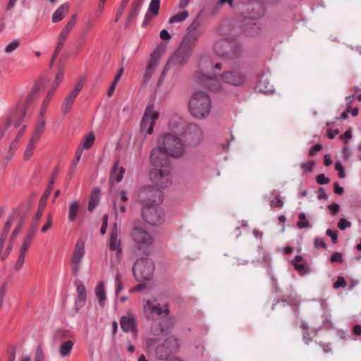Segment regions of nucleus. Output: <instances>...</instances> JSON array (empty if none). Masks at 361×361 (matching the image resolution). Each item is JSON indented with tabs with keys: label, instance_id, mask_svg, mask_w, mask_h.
Here are the masks:
<instances>
[{
	"label": "nucleus",
	"instance_id": "nucleus-62",
	"mask_svg": "<svg viewBox=\"0 0 361 361\" xmlns=\"http://www.w3.org/2000/svg\"><path fill=\"white\" fill-rule=\"evenodd\" d=\"M347 286V282L345 281L344 277L338 276L337 278L336 281L334 283L333 287L334 288H345Z\"/></svg>",
	"mask_w": 361,
	"mask_h": 361
},
{
	"label": "nucleus",
	"instance_id": "nucleus-13",
	"mask_svg": "<svg viewBox=\"0 0 361 361\" xmlns=\"http://www.w3.org/2000/svg\"><path fill=\"white\" fill-rule=\"evenodd\" d=\"M201 26V19L197 16L188 27L186 34L181 41L195 47L198 38L204 34V30Z\"/></svg>",
	"mask_w": 361,
	"mask_h": 361
},
{
	"label": "nucleus",
	"instance_id": "nucleus-27",
	"mask_svg": "<svg viewBox=\"0 0 361 361\" xmlns=\"http://www.w3.org/2000/svg\"><path fill=\"white\" fill-rule=\"evenodd\" d=\"M166 46L164 44L157 45L150 54L149 63L157 66V61L161 55L165 52Z\"/></svg>",
	"mask_w": 361,
	"mask_h": 361
},
{
	"label": "nucleus",
	"instance_id": "nucleus-54",
	"mask_svg": "<svg viewBox=\"0 0 361 361\" xmlns=\"http://www.w3.org/2000/svg\"><path fill=\"white\" fill-rule=\"evenodd\" d=\"M37 229H38V224H36V223H31V226H30V228L28 229V231L25 236L33 240L35 238V235L37 231Z\"/></svg>",
	"mask_w": 361,
	"mask_h": 361
},
{
	"label": "nucleus",
	"instance_id": "nucleus-8",
	"mask_svg": "<svg viewBox=\"0 0 361 361\" xmlns=\"http://www.w3.org/2000/svg\"><path fill=\"white\" fill-rule=\"evenodd\" d=\"M154 264L149 258L138 259L133 267V274L137 281L144 282L150 280L154 274Z\"/></svg>",
	"mask_w": 361,
	"mask_h": 361
},
{
	"label": "nucleus",
	"instance_id": "nucleus-29",
	"mask_svg": "<svg viewBox=\"0 0 361 361\" xmlns=\"http://www.w3.org/2000/svg\"><path fill=\"white\" fill-rule=\"evenodd\" d=\"M58 174H59V168H56L51 174V178L49 183V185L47 186V189L44 192L42 196L41 197V201H44V202L47 201V197L49 196V195L51 192L53 185L54 184L55 178L58 176Z\"/></svg>",
	"mask_w": 361,
	"mask_h": 361
},
{
	"label": "nucleus",
	"instance_id": "nucleus-58",
	"mask_svg": "<svg viewBox=\"0 0 361 361\" xmlns=\"http://www.w3.org/2000/svg\"><path fill=\"white\" fill-rule=\"evenodd\" d=\"M330 260L333 263L341 264L343 262V254L341 252H334L330 258Z\"/></svg>",
	"mask_w": 361,
	"mask_h": 361
},
{
	"label": "nucleus",
	"instance_id": "nucleus-63",
	"mask_svg": "<svg viewBox=\"0 0 361 361\" xmlns=\"http://www.w3.org/2000/svg\"><path fill=\"white\" fill-rule=\"evenodd\" d=\"M35 361H45L44 354L41 346L37 348L35 356Z\"/></svg>",
	"mask_w": 361,
	"mask_h": 361
},
{
	"label": "nucleus",
	"instance_id": "nucleus-37",
	"mask_svg": "<svg viewBox=\"0 0 361 361\" xmlns=\"http://www.w3.org/2000/svg\"><path fill=\"white\" fill-rule=\"evenodd\" d=\"M189 16V13L188 11H183L178 12V13L172 16L169 20V23L172 24L175 23H181L184 21Z\"/></svg>",
	"mask_w": 361,
	"mask_h": 361
},
{
	"label": "nucleus",
	"instance_id": "nucleus-47",
	"mask_svg": "<svg viewBox=\"0 0 361 361\" xmlns=\"http://www.w3.org/2000/svg\"><path fill=\"white\" fill-rule=\"evenodd\" d=\"M294 267L301 274L310 273V270L305 263H294Z\"/></svg>",
	"mask_w": 361,
	"mask_h": 361
},
{
	"label": "nucleus",
	"instance_id": "nucleus-64",
	"mask_svg": "<svg viewBox=\"0 0 361 361\" xmlns=\"http://www.w3.org/2000/svg\"><path fill=\"white\" fill-rule=\"evenodd\" d=\"M317 183L319 185H326L329 183V178L326 177L324 173L319 174L316 178Z\"/></svg>",
	"mask_w": 361,
	"mask_h": 361
},
{
	"label": "nucleus",
	"instance_id": "nucleus-7",
	"mask_svg": "<svg viewBox=\"0 0 361 361\" xmlns=\"http://www.w3.org/2000/svg\"><path fill=\"white\" fill-rule=\"evenodd\" d=\"M154 186H147L142 188L138 192V201L143 207H151L160 204L164 198L163 192L153 182Z\"/></svg>",
	"mask_w": 361,
	"mask_h": 361
},
{
	"label": "nucleus",
	"instance_id": "nucleus-51",
	"mask_svg": "<svg viewBox=\"0 0 361 361\" xmlns=\"http://www.w3.org/2000/svg\"><path fill=\"white\" fill-rule=\"evenodd\" d=\"M130 0H122V2L118 8L116 16L115 18V21L117 22L118 19L120 18L121 16L123 13L126 6L128 5Z\"/></svg>",
	"mask_w": 361,
	"mask_h": 361
},
{
	"label": "nucleus",
	"instance_id": "nucleus-6",
	"mask_svg": "<svg viewBox=\"0 0 361 361\" xmlns=\"http://www.w3.org/2000/svg\"><path fill=\"white\" fill-rule=\"evenodd\" d=\"M131 238L136 248L145 255H149L154 240L142 226L135 225L131 232Z\"/></svg>",
	"mask_w": 361,
	"mask_h": 361
},
{
	"label": "nucleus",
	"instance_id": "nucleus-9",
	"mask_svg": "<svg viewBox=\"0 0 361 361\" xmlns=\"http://www.w3.org/2000/svg\"><path fill=\"white\" fill-rule=\"evenodd\" d=\"M143 312L147 320L154 321L157 319H160L162 316L164 318L169 317L170 309L168 304L161 306L155 300H147L144 301Z\"/></svg>",
	"mask_w": 361,
	"mask_h": 361
},
{
	"label": "nucleus",
	"instance_id": "nucleus-3",
	"mask_svg": "<svg viewBox=\"0 0 361 361\" xmlns=\"http://www.w3.org/2000/svg\"><path fill=\"white\" fill-rule=\"evenodd\" d=\"M43 85L44 82L42 80L40 79L37 80L27 95L25 105L18 106L11 111L5 126L0 128V140L4 136L6 131L10 126L13 125V128H16L20 126L27 112L25 106L29 105L38 97L39 92Z\"/></svg>",
	"mask_w": 361,
	"mask_h": 361
},
{
	"label": "nucleus",
	"instance_id": "nucleus-16",
	"mask_svg": "<svg viewBox=\"0 0 361 361\" xmlns=\"http://www.w3.org/2000/svg\"><path fill=\"white\" fill-rule=\"evenodd\" d=\"M120 228L116 223H114L111 228L108 247L109 250L116 252V257L119 262L122 255L121 240L119 237Z\"/></svg>",
	"mask_w": 361,
	"mask_h": 361
},
{
	"label": "nucleus",
	"instance_id": "nucleus-17",
	"mask_svg": "<svg viewBox=\"0 0 361 361\" xmlns=\"http://www.w3.org/2000/svg\"><path fill=\"white\" fill-rule=\"evenodd\" d=\"M221 80L234 86H240L247 81V75L241 71H225L221 75Z\"/></svg>",
	"mask_w": 361,
	"mask_h": 361
},
{
	"label": "nucleus",
	"instance_id": "nucleus-32",
	"mask_svg": "<svg viewBox=\"0 0 361 361\" xmlns=\"http://www.w3.org/2000/svg\"><path fill=\"white\" fill-rule=\"evenodd\" d=\"M87 293L86 288L83 284H80L77 287V300L75 301L76 305L80 307L85 304L86 300Z\"/></svg>",
	"mask_w": 361,
	"mask_h": 361
},
{
	"label": "nucleus",
	"instance_id": "nucleus-23",
	"mask_svg": "<svg viewBox=\"0 0 361 361\" xmlns=\"http://www.w3.org/2000/svg\"><path fill=\"white\" fill-rule=\"evenodd\" d=\"M248 11L250 16L248 18L254 20L264 16L265 13V7L262 2L256 1L250 5V8H248Z\"/></svg>",
	"mask_w": 361,
	"mask_h": 361
},
{
	"label": "nucleus",
	"instance_id": "nucleus-49",
	"mask_svg": "<svg viewBox=\"0 0 361 361\" xmlns=\"http://www.w3.org/2000/svg\"><path fill=\"white\" fill-rule=\"evenodd\" d=\"M114 207L115 209V213L117 215L118 212H120L121 214H124L126 212V205L124 202L121 204H118V200L116 199L114 201Z\"/></svg>",
	"mask_w": 361,
	"mask_h": 361
},
{
	"label": "nucleus",
	"instance_id": "nucleus-56",
	"mask_svg": "<svg viewBox=\"0 0 361 361\" xmlns=\"http://www.w3.org/2000/svg\"><path fill=\"white\" fill-rule=\"evenodd\" d=\"M32 240H33L32 239L25 236L23 240V243L21 245L20 252L26 253L27 251V249H28L29 246L31 245Z\"/></svg>",
	"mask_w": 361,
	"mask_h": 361
},
{
	"label": "nucleus",
	"instance_id": "nucleus-50",
	"mask_svg": "<svg viewBox=\"0 0 361 361\" xmlns=\"http://www.w3.org/2000/svg\"><path fill=\"white\" fill-rule=\"evenodd\" d=\"M65 43V41L63 40H61L60 39H58V42H57V44H56V47L54 51V53H53V55H52V59L51 61H54L58 55L59 54L60 51H61L63 47V44Z\"/></svg>",
	"mask_w": 361,
	"mask_h": 361
},
{
	"label": "nucleus",
	"instance_id": "nucleus-59",
	"mask_svg": "<svg viewBox=\"0 0 361 361\" xmlns=\"http://www.w3.org/2000/svg\"><path fill=\"white\" fill-rule=\"evenodd\" d=\"M326 234L331 238V241L334 244L338 243V231L336 230L329 228L326 230Z\"/></svg>",
	"mask_w": 361,
	"mask_h": 361
},
{
	"label": "nucleus",
	"instance_id": "nucleus-45",
	"mask_svg": "<svg viewBox=\"0 0 361 361\" xmlns=\"http://www.w3.org/2000/svg\"><path fill=\"white\" fill-rule=\"evenodd\" d=\"M14 220V216L13 215H9L7 218V220L5 223L4 230L1 233V234H4V236H8V233L10 231L11 227L13 224Z\"/></svg>",
	"mask_w": 361,
	"mask_h": 361
},
{
	"label": "nucleus",
	"instance_id": "nucleus-39",
	"mask_svg": "<svg viewBox=\"0 0 361 361\" xmlns=\"http://www.w3.org/2000/svg\"><path fill=\"white\" fill-rule=\"evenodd\" d=\"M200 66L204 67L207 65L211 66L212 68H214L216 69L220 70L221 68V64L220 63H216L214 65L213 64V62L208 56H203L200 59Z\"/></svg>",
	"mask_w": 361,
	"mask_h": 361
},
{
	"label": "nucleus",
	"instance_id": "nucleus-19",
	"mask_svg": "<svg viewBox=\"0 0 361 361\" xmlns=\"http://www.w3.org/2000/svg\"><path fill=\"white\" fill-rule=\"evenodd\" d=\"M242 32L247 37H256L261 32V26L259 22L252 18H244L241 23Z\"/></svg>",
	"mask_w": 361,
	"mask_h": 361
},
{
	"label": "nucleus",
	"instance_id": "nucleus-15",
	"mask_svg": "<svg viewBox=\"0 0 361 361\" xmlns=\"http://www.w3.org/2000/svg\"><path fill=\"white\" fill-rule=\"evenodd\" d=\"M174 326V317H166L159 322H153L149 328V333L154 336L167 335Z\"/></svg>",
	"mask_w": 361,
	"mask_h": 361
},
{
	"label": "nucleus",
	"instance_id": "nucleus-41",
	"mask_svg": "<svg viewBox=\"0 0 361 361\" xmlns=\"http://www.w3.org/2000/svg\"><path fill=\"white\" fill-rule=\"evenodd\" d=\"M44 208H45V202L40 200V202L38 206L37 212L35 217L32 219V223H36V224H38V222H39V219H41V217L43 214V212L44 211Z\"/></svg>",
	"mask_w": 361,
	"mask_h": 361
},
{
	"label": "nucleus",
	"instance_id": "nucleus-55",
	"mask_svg": "<svg viewBox=\"0 0 361 361\" xmlns=\"http://www.w3.org/2000/svg\"><path fill=\"white\" fill-rule=\"evenodd\" d=\"M116 294V295L123 290V284L121 274H117L115 277Z\"/></svg>",
	"mask_w": 361,
	"mask_h": 361
},
{
	"label": "nucleus",
	"instance_id": "nucleus-1",
	"mask_svg": "<svg viewBox=\"0 0 361 361\" xmlns=\"http://www.w3.org/2000/svg\"><path fill=\"white\" fill-rule=\"evenodd\" d=\"M184 145L182 140L172 134H166L161 146L153 149L150 154L152 166L149 171V179L157 186L168 188L172 183L170 162L167 155L180 157L183 154Z\"/></svg>",
	"mask_w": 361,
	"mask_h": 361
},
{
	"label": "nucleus",
	"instance_id": "nucleus-30",
	"mask_svg": "<svg viewBox=\"0 0 361 361\" xmlns=\"http://www.w3.org/2000/svg\"><path fill=\"white\" fill-rule=\"evenodd\" d=\"M95 295L99 300V304L101 306H104V302L105 301L106 292L104 288V283L99 281L95 288Z\"/></svg>",
	"mask_w": 361,
	"mask_h": 361
},
{
	"label": "nucleus",
	"instance_id": "nucleus-36",
	"mask_svg": "<svg viewBox=\"0 0 361 361\" xmlns=\"http://www.w3.org/2000/svg\"><path fill=\"white\" fill-rule=\"evenodd\" d=\"M95 140L94 134L93 132H90L83 140L81 144L78 146V148L84 149H89L92 147Z\"/></svg>",
	"mask_w": 361,
	"mask_h": 361
},
{
	"label": "nucleus",
	"instance_id": "nucleus-48",
	"mask_svg": "<svg viewBox=\"0 0 361 361\" xmlns=\"http://www.w3.org/2000/svg\"><path fill=\"white\" fill-rule=\"evenodd\" d=\"M19 46L20 41L18 39H14L5 47L4 51L6 53H11L18 48Z\"/></svg>",
	"mask_w": 361,
	"mask_h": 361
},
{
	"label": "nucleus",
	"instance_id": "nucleus-40",
	"mask_svg": "<svg viewBox=\"0 0 361 361\" xmlns=\"http://www.w3.org/2000/svg\"><path fill=\"white\" fill-rule=\"evenodd\" d=\"M37 142V140H32V138L30 139V141L28 143V145L25 149V151L24 152V159L27 160L32 157L34 149H35V144Z\"/></svg>",
	"mask_w": 361,
	"mask_h": 361
},
{
	"label": "nucleus",
	"instance_id": "nucleus-26",
	"mask_svg": "<svg viewBox=\"0 0 361 361\" xmlns=\"http://www.w3.org/2000/svg\"><path fill=\"white\" fill-rule=\"evenodd\" d=\"M100 193V190L98 188H94L92 190L88 204V210L90 212H92L99 204Z\"/></svg>",
	"mask_w": 361,
	"mask_h": 361
},
{
	"label": "nucleus",
	"instance_id": "nucleus-5",
	"mask_svg": "<svg viewBox=\"0 0 361 361\" xmlns=\"http://www.w3.org/2000/svg\"><path fill=\"white\" fill-rule=\"evenodd\" d=\"M214 51L218 56L232 60L241 56L242 47L235 41L220 39L215 42Z\"/></svg>",
	"mask_w": 361,
	"mask_h": 361
},
{
	"label": "nucleus",
	"instance_id": "nucleus-10",
	"mask_svg": "<svg viewBox=\"0 0 361 361\" xmlns=\"http://www.w3.org/2000/svg\"><path fill=\"white\" fill-rule=\"evenodd\" d=\"M181 136L187 146L195 147L202 142L203 132L198 125L192 123L184 128Z\"/></svg>",
	"mask_w": 361,
	"mask_h": 361
},
{
	"label": "nucleus",
	"instance_id": "nucleus-42",
	"mask_svg": "<svg viewBox=\"0 0 361 361\" xmlns=\"http://www.w3.org/2000/svg\"><path fill=\"white\" fill-rule=\"evenodd\" d=\"M160 6V0H152L149 8L148 12L151 13L153 16H157L159 13Z\"/></svg>",
	"mask_w": 361,
	"mask_h": 361
},
{
	"label": "nucleus",
	"instance_id": "nucleus-21",
	"mask_svg": "<svg viewBox=\"0 0 361 361\" xmlns=\"http://www.w3.org/2000/svg\"><path fill=\"white\" fill-rule=\"evenodd\" d=\"M279 302H283V306L286 307L287 305H290L291 309L295 314V317L299 316V306L301 302V298L298 295H289L286 298H282L281 300H277L276 303H274L272 306V310H274L275 305Z\"/></svg>",
	"mask_w": 361,
	"mask_h": 361
},
{
	"label": "nucleus",
	"instance_id": "nucleus-28",
	"mask_svg": "<svg viewBox=\"0 0 361 361\" xmlns=\"http://www.w3.org/2000/svg\"><path fill=\"white\" fill-rule=\"evenodd\" d=\"M202 85L211 91H217L221 88V85L219 80L210 76H205L202 81Z\"/></svg>",
	"mask_w": 361,
	"mask_h": 361
},
{
	"label": "nucleus",
	"instance_id": "nucleus-44",
	"mask_svg": "<svg viewBox=\"0 0 361 361\" xmlns=\"http://www.w3.org/2000/svg\"><path fill=\"white\" fill-rule=\"evenodd\" d=\"M156 66H154L152 63H148L143 78L145 82H147L149 80Z\"/></svg>",
	"mask_w": 361,
	"mask_h": 361
},
{
	"label": "nucleus",
	"instance_id": "nucleus-46",
	"mask_svg": "<svg viewBox=\"0 0 361 361\" xmlns=\"http://www.w3.org/2000/svg\"><path fill=\"white\" fill-rule=\"evenodd\" d=\"M283 201L280 195H276L274 200L270 201L269 204L272 208H281L283 206Z\"/></svg>",
	"mask_w": 361,
	"mask_h": 361
},
{
	"label": "nucleus",
	"instance_id": "nucleus-12",
	"mask_svg": "<svg viewBox=\"0 0 361 361\" xmlns=\"http://www.w3.org/2000/svg\"><path fill=\"white\" fill-rule=\"evenodd\" d=\"M159 113L154 111L153 104H149L145 111L141 121V130L146 135H150L153 133L155 121L158 119Z\"/></svg>",
	"mask_w": 361,
	"mask_h": 361
},
{
	"label": "nucleus",
	"instance_id": "nucleus-24",
	"mask_svg": "<svg viewBox=\"0 0 361 361\" xmlns=\"http://www.w3.org/2000/svg\"><path fill=\"white\" fill-rule=\"evenodd\" d=\"M85 255V243L82 240H78L75 244L71 264H80Z\"/></svg>",
	"mask_w": 361,
	"mask_h": 361
},
{
	"label": "nucleus",
	"instance_id": "nucleus-22",
	"mask_svg": "<svg viewBox=\"0 0 361 361\" xmlns=\"http://www.w3.org/2000/svg\"><path fill=\"white\" fill-rule=\"evenodd\" d=\"M119 160H116L114 162L111 169L109 176V184L113 185L114 183H119L122 180L126 169L123 166L118 167Z\"/></svg>",
	"mask_w": 361,
	"mask_h": 361
},
{
	"label": "nucleus",
	"instance_id": "nucleus-14",
	"mask_svg": "<svg viewBox=\"0 0 361 361\" xmlns=\"http://www.w3.org/2000/svg\"><path fill=\"white\" fill-rule=\"evenodd\" d=\"M195 47L184 42H180L178 48L169 59V64L183 66L186 63Z\"/></svg>",
	"mask_w": 361,
	"mask_h": 361
},
{
	"label": "nucleus",
	"instance_id": "nucleus-4",
	"mask_svg": "<svg viewBox=\"0 0 361 361\" xmlns=\"http://www.w3.org/2000/svg\"><path fill=\"white\" fill-rule=\"evenodd\" d=\"M188 107L190 114L194 118L198 119L204 118L211 111L210 97L205 92H196L192 96Z\"/></svg>",
	"mask_w": 361,
	"mask_h": 361
},
{
	"label": "nucleus",
	"instance_id": "nucleus-18",
	"mask_svg": "<svg viewBox=\"0 0 361 361\" xmlns=\"http://www.w3.org/2000/svg\"><path fill=\"white\" fill-rule=\"evenodd\" d=\"M120 326L123 332L132 333L133 336H137L138 332L137 319L132 312H128L126 315L121 317Z\"/></svg>",
	"mask_w": 361,
	"mask_h": 361
},
{
	"label": "nucleus",
	"instance_id": "nucleus-57",
	"mask_svg": "<svg viewBox=\"0 0 361 361\" xmlns=\"http://www.w3.org/2000/svg\"><path fill=\"white\" fill-rule=\"evenodd\" d=\"M82 152L83 151H82V148H78V149H77V150L75 152V158L73 161V166H72V169H71L72 171H73L75 170V168L76 167L78 163L80 160L82 154Z\"/></svg>",
	"mask_w": 361,
	"mask_h": 361
},
{
	"label": "nucleus",
	"instance_id": "nucleus-35",
	"mask_svg": "<svg viewBox=\"0 0 361 361\" xmlns=\"http://www.w3.org/2000/svg\"><path fill=\"white\" fill-rule=\"evenodd\" d=\"M80 209V204L77 201L73 202L68 208V221L73 222L76 219Z\"/></svg>",
	"mask_w": 361,
	"mask_h": 361
},
{
	"label": "nucleus",
	"instance_id": "nucleus-60",
	"mask_svg": "<svg viewBox=\"0 0 361 361\" xmlns=\"http://www.w3.org/2000/svg\"><path fill=\"white\" fill-rule=\"evenodd\" d=\"M350 226H351V223L345 218L341 219L338 223V227L341 231H343V230L346 229L347 228H350Z\"/></svg>",
	"mask_w": 361,
	"mask_h": 361
},
{
	"label": "nucleus",
	"instance_id": "nucleus-43",
	"mask_svg": "<svg viewBox=\"0 0 361 361\" xmlns=\"http://www.w3.org/2000/svg\"><path fill=\"white\" fill-rule=\"evenodd\" d=\"M310 223L306 219L305 214L300 213L298 215V221L297 222V226L299 228H305L309 227Z\"/></svg>",
	"mask_w": 361,
	"mask_h": 361
},
{
	"label": "nucleus",
	"instance_id": "nucleus-2",
	"mask_svg": "<svg viewBox=\"0 0 361 361\" xmlns=\"http://www.w3.org/2000/svg\"><path fill=\"white\" fill-rule=\"evenodd\" d=\"M146 348L149 353H154L160 360H167L171 355L176 354L180 348V341L174 336H170L162 343L159 339L149 338L145 341Z\"/></svg>",
	"mask_w": 361,
	"mask_h": 361
},
{
	"label": "nucleus",
	"instance_id": "nucleus-25",
	"mask_svg": "<svg viewBox=\"0 0 361 361\" xmlns=\"http://www.w3.org/2000/svg\"><path fill=\"white\" fill-rule=\"evenodd\" d=\"M70 8V5L68 2L63 3L62 5H61L60 7H59L56 11L52 15V22L53 23H58L63 20V18L66 16V15L68 13Z\"/></svg>",
	"mask_w": 361,
	"mask_h": 361
},
{
	"label": "nucleus",
	"instance_id": "nucleus-11",
	"mask_svg": "<svg viewBox=\"0 0 361 361\" xmlns=\"http://www.w3.org/2000/svg\"><path fill=\"white\" fill-rule=\"evenodd\" d=\"M143 219L149 224L157 226L164 221L165 214L163 209L159 205L143 207L142 211Z\"/></svg>",
	"mask_w": 361,
	"mask_h": 361
},
{
	"label": "nucleus",
	"instance_id": "nucleus-34",
	"mask_svg": "<svg viewBox=\"0 0 361 361\" xmlns=\"http://www.w3.org/2000/svg\"><path fill=\"white\" fill-rule=\"evenodd\" d=\"M74 342L73 341H66L62 342L59 346V354L61 357H66L71 354L73 348Z\"/></svg>",
	"mask_w": 361,
	"mask_h": 361
},
{
	"label": "nucleus",
	"instance_id": "nucleus-61",
	"mask_svg": "<svg viewBox=\"0 0 361 361\" xmlns=\"http://www.w3.org/2000/svg\"><path fill=\"white\" fill-rule=\"evenodd\" d=\"M73 104L66 99H64L62 106H61V111L64 114H67L72 109Z\"/></svg>",
	"mask_w": 361,
	"mask_h": 361
},
{
	"label": "nucleus",
	"instance_id": "nucleus-20",
	"mask_svg": "<svg viewBox=\"0 0 361 361\" xmlns=\"http://www.w3.org/2000/svg\"><path fill=\"white\" fill-rule=\"evenodd\" d=\"M63 72L59 71L56 75L55 80H54L50 90L47 92V94L43 101V103H42V105L41 107V111H40L41 117H42L45 114L47 107L49 105V103L55 90H56V88L58 87L59 84L63 80Z\"/></svg>",
	"mask_w": 361,
	"mask_h": 361
},
{
	"label": "nucleus",
	"instance_id": "nucleus-53",
	"mask_svg": "<svg viewBox=\"0 0 361 361\" xmlns=\"http://www.w3.org/2000/svg\"><path fill=\"white\" fill-rule=\"evenodd\" d=\"M315 162L313 160H310L305 163L301 164V168L306 173L312 172L313 171Z\"/></svg>",
	"mask_w": 361,
	"mask_h": 361
},
{
	"label": "nucleus",
	"instance_id": "nucleus-52",
	"mask_svg": "<svg viewBox=\"0 0 361 361\" xmlns=\"http://www.w3.org/2000/svg\"><path fill=\"white\" fill-rule=\"evenodd\" d=\"M26 253L20 252L16 264L15 265L16 271H19L23 266Z\"/></svg>",
	"mask_w": 361,
	"mask_h": 361
},
{
	"label": "nucleus",
	"instance_id": "nucleus-33",
	"mask_svg": "<svg viewBox=\"0 0 361 361\" xmlns=\"http://www.w3.org/2000/svg\"><path fill=\"white\" fill-rule=\"evenodd\" d=\"M256 89L264 93L272 92L273 91L272 85H271L269 82L267 81V79H264L263 76L257 81Z\"/></svg>",
	"mask_w": 361,
	"mask_h": 361
},
{
	"label": "nucleus",
	"instance_id": "nucleus-31",
	"mask_svg": "<svg viewBox=\"0 0 361 361\" xmlns=\"http://www.w3.org/2000/svg\"><path fill=\"white\" fill-rule=\"evenodd\" d=\"M45 127V121L41 118L38 120L37 125L35 126V130L31 137L32 140L38 141L40 138L41 135L43 134L44 131Z\"/></svg>",
	"mask_w": 361,
	"mask_h": 361
},
{
	"label": "nucleus",
	"instance_id": "nucleus-38",
	"mask_svg": "<svg viewBox=\"0 0 361 361\" xmlns=\"http://www.w3.org/2000/svg\"><path fill=\"white\" fill-rule=\"evenodd\" d=\"M82 87H83V80H82V79H80L78 82V83L76 84L75 87L67 94V97L75 100V98L77 97V96L81 92Z\"/></svg>",
	"mask_w": 361,
	"mask_h": 361
}]
</instances>
